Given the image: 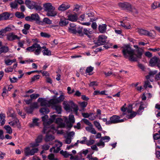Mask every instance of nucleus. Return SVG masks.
Masks as SVG:
<instances>
[{"mask_svg":"<svg viewBox=\"0 0 160 160\" xmlns=\"http://www.w3.org/2000/svg\"><path fill=\"white\" fill-rule=\"evenodd\" d=\"M42 48L40 45L37 43H34L32 46L26 48V50L29 52H34L36 55H39L41 51Z\"/></svg>","mask_w":160,"mask_h":160,"instance_id":"nucleus-5","label":"nucleus"},{"mask_svg":"<svg viewBox=\"0 0 160 160\" xmlns=\"http://www.w3.org/2000/svg\"><path fill=\"white\" fill-rule=\"evenodd\" d=\"M58 115L54 114L51 116V118L47 120L46 122L43 123L44 127L42 132L45 133L46 132H49L51 131L55 130V128L53 126L50 127V125L53 123Z\"/></svg>","mask_w":160,"mask_h":160,"instance_id":"nucleus-2","label":"nucleus"},{"mask_svg":"<svg viewBox=\"0 0 160 160\" xmlns=\"http://www.w3.org/2000/svg\"><path fill=\"white\" fill-rule=\"evenodd\" d=\"M79 104L83 108H85L88 104V102H87L83 101L82 102H80Z\"/></svg>","mask_w":160,"mask_h":160,"instance_id":"nucleus-53","label":"nucleus"},{"mask_svg":"<svg viewBox=\"0 0 160 160\" xmlns=\"http://www.w3.org/2000/svg\"><path fill=\"white\" fill-rule=\"evenodd\" d=\"M44 11L47 12L46 15L49 17H54L57 14V12L55 11V8L52 4L49 2L43 4Z\"/></svg>","mask_w":160,"mask_h":160,"instance_id":"nucleus-3","label":"nucleus"},{"mask_svg":"<svg viewBox=\"0 0 160 160\" xmlns=\"http://www.w3.org/2000/svg\"><path fill=\"white\" fill-rule=\"evenodd\" d=\"M80 7V6L76 4L74 6V8L73 9V11H75L76 12L78 11L79 10Z\"/></svg>","mask_w":160,"mask_h":160,"instance_id":"nucleus-64","label":"nucleus"},{"mask_svg":"<svg viewBox=\"0 0 160 160\" xmlns=\"http://www.w3.org/2000/svg\"><path fill=\"white\" fill-rule=\"evenodd\" d=\"M40 76L39 75H35L32 77L31 78V81L33 82L39 78Z\"/></svg>","mask_w":160,"mask_h":160,"instance_id":"nucleus-62","label":"nucleus"},{"mask_svg":"<svg viewBox=\"0 0 160 160\" xmlns=\"http://www.w3.org/2000/svg\"><path fill=\"white\" fill-rule=\"evenodd\" d=\"M40 112L43 114H45L48 113L49 110L48 108L46 107L41 108L39 110Z\"/></svg>","mask_w":160,"mask_h":160,"instance_id":"nucleus-30","label":"nucleus"},{"mask_svg":"<svg viewBox=\"0 0 160 160\" xmlns=\"http://www.w3.org/2000/svg\"><path fill=\"white\" fill-rule=\"evenodd\" d=\"M50 146L47 144H45L42 146V149L44 150H47L49 149Z\"/></svg>","mask_w":160,"mask_h":160,"instance_id":"nucleus-61","label":"nucleus"},{"mask_svg":"<svg viewBox=\"0 0 160 160\" xmlns=\"http://www.w3.org/2000/svg\"><path fill=\"white\" fill-rule=\"evenodd\" d=\"M43 21L46 24H51L52 23V21L49 18H44L43 19Z\"/></svg>","mask_w":160,"mask_h":160,"instance_id":"nucleus-50","label":"nucleus"},{"mask_svg":"<svg viewBox=\"0 0 160 160\" xmlns=\"http://www.w3.org/2000/svg\"><path fill=\"white\" fill-rule=\"evenodd\" d=\"M82 139L79 141V143L81 144H86L87 143V138L86 137H83L82 138Z\"/></svg>","mask_w":160,"mask_h":160,"instance_id":"nucleus-49","label":"nucleus"},{"mask_svg":"<svg viewBox=\"0 0 160 160\" xmlns=\"http://www.w3.org/2000/svg\"><path fill=\"white\" fill-rule=\"evenodd\" d=\"M58 101L57 99H52L48 101V104H49V107L51 105H53V106L54 105H56L55 104H56L58 103Z\"/></svg>","mask_w":160,"mask_h":160,"instance_id":"nucleus-27","label":"nucleus"},{"mask_svg":"<svg viewBox=\"0 0 160 160\" xmlns=\"http://www.w3.org/2000/svg\"><path fill=\"white\" fill-rule=\"evenodd\" d=\"M160 7V3L158 2H154L152 5V8L153 9Z\"/></svg>","mask_w":160,"mask_h":160,"instance_id":"nucleus-39","label":"nucleus"},{"mask_svg":"<svg viewBox=\"0 0 160 160\" xmlns=\"http://www.w3.org/2000/svg\"><path fill=\"white\" fill-rule=\"evenodd\" d=\"M121 48L122 49V52L124 58H128L130 61L136 62L138 61V58H141L142 52L138 49L136 50L137 54H135L134 50L132 49L129 45L124 44Z\"/></svg>","mask_w":160,"mask_h":160,"instance_id":"nucleus-1","label":"nucleus"},{"mask_svg":"<svg viewBox=\"0 0 160 160\" xmlns=\"http://www.w3.org/2000/svg\"><path fill=\"white\" fill-rule=\"evenodd\" d=\"M38 150V148H33L30 149L29 147H27L24 149L25 155L26 156L33 155L35 153L37 152Z\"/></svg>","mask_w":160,"mask_h":160,"instance_id":"nucleus-7","label":"nucleus"},{"mask_svg":"<svg viewBox=\"0 0 160 160\" xmlns=\"http://www.w3.org/2000/svg\"><path fill=\"white\" fill-rule=\"evenodd\" d=\"M82 121L85 123L88 126H90L92 125L91 123L87 119L83 118L82 119Z\"/></svg>","mask_w":160,"mask_h":160,"instance_id":"nucleus-58","label":"nucleus"},{"mask_svg":"<svg viewBox=\"0 0 160 160\" xmlns=\"http://www.w3.org/2000/svg\"><path fill=\"white\" fill-rule=\"evenodd\" d=\"M69 124L68 127L70 128H71L72 127L73 124L75 122V119L74 115L71 114L69 116Z\"/></svg>","mask_w":160,"mask_h":160,"instance_id":"nucleus-19","label":"nucleus"},{"mask_svg":"<svg viewBox=\"0 0 160 160\" xmlns=\"http://www.w3.org/2000/svg\"><path fill=\"white\" fill-rule=\"evenodd\" d=\"M137 32L141 35H144L149 37H152L153 36V35L152 33L142 28H138V29Z\"/></svg>","mask_w":160,"mask_h":160,"instance_id":"nucleus-9","label":"nucleus"},{"mask_svg":"<svg viewBox=\"0 0 160 160\" xmlns=\"http://www.w3.org/2000/svg\"><path fill=\"white\" fill-rule=\"evenodd\" d=\"M52 108L55 110L56 112L58 114H61L62 112V107L60 105H55L52 106Z\"/></svg>","mask_w":160,"mask_h":160,"instance_id":"nucleus-24","label":"nucleus"},{"mask_svg":"<svg viewBox=\"0 0 160 160\" xmlns=\"http://www.w3.org/2000/svg\"><path fill=\"white\" fill-rule=\"evenodd\" d=\"M15 15L16 17L19 18H23L25 17V16L22 12H16Z\"/></svg>","mask_w":160,"mask_h":160,"instance_id":"nucleus-34","label":"nucleus"},{"mask_svg":"<svg viewBox=\"0 0 160 160\" xmlns=\"http://www.w3.org/2000/svg\"><path fill=\"white\" fill-rule=\"evenodd\" d=\"M68 30L69 32L72 33L76 34L77 33L76 28H68Z\"/></svg>","mask_w":160,"mask_h":160,"instance_id":"nucleus-46","label":"nucleus"},{"mask_svg":"<svg viewBox=\"0 0 160 160\" xmlns=\"http://www.w3.org/2000/svg\"><path fill=\"white\" fill-rule=\"evenodd\" d=\"M13 70V68L11 67H9L5 69V71L6 72H11Z\"/></svg>","mask_w":160,"mask_h":160,"instance_id":"nucleus-60","label":"nucleus"},{"mask_svg":"<svg viewBox=\"0 0 160 160\" xmlns=\"http://www.w3.org/2000/svg\"><path fill=\"white\" fill-rule=\"evenodd\" d=\"M64 99V96L62 94H61L58 98H57V99L58 100V103L63 101Z\"/></svg>","mask_w":160,"mask_h":160,"instance_id":"nucleus-57","label":"nucleus"},{"mask_svg":"<svg viewBox=\"0 0 160 160\" xmlns=\"http://www.w3.org/2000/svg\"><path fill=\"white\" fill-rule=\"evenodd\" d=\"M33 6V9L36 10L40 11L42 9V7L36 2H34Z\"/></svg>","mask_w":160,"mask_h":160,"instance_id":"nucleus-28","label":"nucleus"},{"mask_svg":"<svg viewBox=\"0 0 160 160\" xmlns=\"http://www.w3.org/2000/svg\"><path fill=\"white\" fill-rule=\"evenodd\" d=\"M68 23V19L64 18H61L59 22V25L61 26H66Z\"/></svg>","mask_w":160,"mask_h":160,"instance_id":"nucleus-22","label":"nucleus"},{"mask_svg":"<svg viewBox=\"0 0 160 160\" xmlns=\"http://www.w3.org/2000/svg\"><path fill=\"white\" fill-rule=\"evenodd\" d=\"M19 122V120L16 118L14 119V120L9 122V124L11 126H17Z\"/></svg>","mask_w":160,"mask_h":160,"instance_id":"nucleus-29","label":"nucleus"},{"mask_svg":"<svg viewBox=\"0 0 160 160\" xmlns=\"http://www.w3.org/2000/svg\"><path fill=\"white\" fill-rule=\"evenodd\" d=\"M92 154H88L87 156V158L89 160H98V159L96 157H93L92 156Z\"/></svg>","mask_w":160,"mask_h":160,"instance_id":"nucleus-43","label":"nucleus"},{"mask_svg":"<svg viewBox=\"0 0 160 160\" xmlns=\"http://www.w3.org/2000/svg\"><path fill=\"white\" fill-rule=\"evenodd\" d=\"M54 137L52 135H48L47 134L44 140L46 142H49L54 139Z\"/></svg>","mask_w":160,"mask_h":160,"instance_id":"nucleus-26","label":"nucleus"},{"mask_svg":"<svg viewBox=\"0 0 160 160\" xmlns=\"http://www.w3.org/2000/svg\"><path fill=\"white\" fill-rule=\"evenodd\" d=\"M121 117L119 116L114 115L110 118V120L107 122V124H116L118 123V119H120Z\"/></svg>","mask_w":160,"mask_h":160,"instance_id":"nucleus-10","label":"nucleus"},{"mask_svg":"<svg viewBox=\"0 0 160 160\" xmlns=\"http://www.w3.org/2000/svg\"><path fill=\"white\" fill-rule=\"evenodd\" d=\"M25 108L26 111L29 113H32L33 111V108L31 107H26Z\"/></svg>","mask_w":160,"mask_h":160,"instance_id":"nucleus-47","label":"nucleus"},{"mask_svg":"<svg viewBox=\"0 0 160 160\" xmlns=\"http://www.w3.org/2000/svg\"><path fill=\"white\" fill-rule=\"evenodd\" d=\"M16 60L15 59L12 60H10L8 59L5 61V63L7 65H11L13 62H14Z\"/></svg>","mask_w":160,"mask_h":160,"instance_id":"nucleus-44","label":"nucleus"},{"mask_svg":"<svg viewBox=\"0 0 160 160\" xmlns=\"http://www.w3.org/2000/svg\"><path fill=\"white\" fill-rule=\"evenodd\" d=\"M32 21H34L40 24L42 22L40 21V17L37 13L32 14L31 15Z\"/></svg>","mask_w":160,"mask_h":160,"instance_id":"nucleus-15","label":"nucleus"},{"mask_svg":"<svg viewBox=\"0 0 160 160\" xmlns=\"http://www.w3.org/2000/svg\"><path fill=\"white\" fill-rule=\"evenodd\" d=\"M42 52L44 56H50L51 55V51L48 49L43 50Z\"/></svg>","mask_w":160,"mask_h":160,"instance_id":"nucleus-32","label":"nucleus"},{"mask_svg":"<svg viewBox=\"0 0 160 160\" xmlns=\"http://www.w3.org/2000/svg\"><path fill=\"white\" fill-rule=\"evenodd\" d=\"M83 28L82 27H79L78 28L77 31L78 33L80 36H83Z\"/></svg>","mask_w":160,"mask_h":160,"instance_id":"nucleus-41","label":"nucleus"},{"mask_svg":"<svg viewBox=\"0 0 160 160\" xmlns=\"http://www.w3.org/2000/svg\"><path fill=\"white\" fill-rule=\"evenodd\" d=\"M62 122V119L60 118H58L56 119L55 122L56 123L59 124L61 123Z\"/></svg>","mask_w":160,"mask_h":160,"instance_id":"nucleus-63","label":"nucleus"},{"mask_svg":"<svg viewBox=\"0 0 160 160\" xmlns=\"http://www.w3.org/2000/svg\"><path fill=\"white\" fill-rule=\"evenodd\" d=\"M60 153L65 158H67L69 155H72V154L69 153L68 152L66 151H64L62 150L60 151Z\"/></svg>","mask_w":160,"mask_h":160,"instance_id":"nucleus-31","label":"nucleus"},{"mask_svg":"<svg viewBox=\"0 0 160 160\" xmlns=\"http://www.w3.org/2000/svg\"><path fill=\"white\" fill-rule=\"evenodd\" d=\"M13 15V13H10L8 12H5L0 14V21L7 20L9 19L11 15Z\"/></svg>","mask_w":160,"mask_h":160,"instance_id":"nucleus-12","label":"nucleus"},{"mask_svg":"<svg viewBox=\"0 0 160 160\" xmlns=\"http://www.w3.org/2000/svg\"><path fill=\"white\" fill-rule=\"evenodd\" d=\"M7 38L8 41H13L16 39L18 40L20 39V38L17 35L14 34V33L12 32L7 35Z\"/></svg>","mask_w":160,"mask_h":160,"instance_id":"nucleus-11","label":"nucleus"},{"mask_svg":"<svg viewBox=\"0 0 160 160\" xmlns=\"http://www.w3.org/2000/svg\"><path fill=\"white\" fill-rule=\"evenodd\" d=\"M10 5L11 8L12 9H16L18 8V4L15 0L13 2H12L10 3Z\"/></svg>","mask_w":160,"mask_h":160,"instance_id":"nucleus-36","label":"nucleus"},{"mask_svg":"<svg viewBox=\"0 0 160 160\" xmlns=\"http://www.w3.org/2000/svg\"><path fill=\"white\" fill-rule=\"evenodd\" d=\"M93 123L95 126L99 130L102 131V128L100 123L98 122L97 121H94Z\"/></svg>","mask_w":160,"mask_h":160,"instance_id":"nucleus-37","label":"nucleus"},{"mask_svg":"<svg viewBox=\"0 0 160 160\" xmlns=\"http://www.w3.org/2000/svg\"><path fill=\"white\" fill-rule=\"evenodd\" d=\"M103 142H109L110 140V138L109 136H105L104 137H101V138L100 139Z\"/></svg>","mask_w":160,"mask_h":160,"instance_id":"nucleus-38","label":"nucleus"},{"mask_svg":"<svg viewBox=\"0 0 160 160\" xmlns=\"http://www.w3.org/2000/svg\"><path fill=\"white\" fill-rule=\"evenodd\" d=\"M147 105L145 104L143 102H141L140 103V105L139 106V109L138 110L137 113L138 115H141L142 114L144 108L147 107Z\"/></svg>","mask_w":160,"mask_h":160,"instance_id":"nucleus-16","label":"nucleus"},{"mask_svg":"<svg viewBox=\"0 0 160 160\" xmlns=\"http://www.w3.org/2000/svg\"><path fill=\"white\" fill-rule=\"evenodd\" d=\"M107 38V37L105 35H99L96 44L99 46L104 45L106 42Z\"/></svg>","mask_w":160,"mask_h":160,"instance_id":"nucleus-8","label":"nucleus"},{"mask_svg":"<svg viewBox=\"0 0 160 160\" xmlns=\"http://www.w3.org/2000/svg\"><path fill=\"white\" fill-rule=\"evenodd\" d=\"M90 29H88L86 28H84L83 30V36L85 34L86 35L88 38H90V35L92 34V31H90Z\"/></svg>","mask_w":160,"mask_h":160,"instance_id":"nucleus-23","label":"nucleus"},{"mask_svg":"<svg viewBox=\"0 0 160 160\" xmlns=\"http://www.w3.org/2000/svg\"><path fill=\"white\" fill-rule=\"evenodd\" d=\"M39 120L38 118H36L33 119L32 123L29 124V127L30 128L34 127L35 126H38V121Z\"/></svg>","mask_w":160,"mask_h":160,"instance_id":"nucleus-25","label":"nucleus"},{"mask_svg":"<svg viewBox=\"0 0 160 160\" xmlns=\"http://www.w3.org/2000/svg\"><path fill=\"white\" fill-rule=\"evenodd\" d=\"M153 138L154 140H158L160 139V134L158 133H156L153 135Z\"/></svg>","mask_w":160,"mask_h":160,"instance_id":"nucleus-54","label":"nucleus"},{"mask_svg":"<svg viewBox=\"0 0 160 160\" xmlns=\"http://www.w3.org/2000/svg\"><path fill=\"white\" fill-rule=\"evenodd\" d=\"M96 145L98 147H102L103 148L104 147L105 144L104 142H102L101 139L99 140V142L96 143Z\"/></svg>","mask_w":160,"mask_h":160,"instance_id":"nucleus-48","label":"nucleus"},{"mask_svg":"<svg viewBox=\"0 0 160 160\" xmlns=\"http://www.w3.org/2000/svg\"><path fill=\"white\" fill-rule=\"evenodd\" d=\"M137 114H138L137 112H131L130 114L128 115L127 117L128 118L131 119L134 117L136 116Z\"/></svg>","mask_w":160,"mask_h":160,"instance_id":"nucleus-42","label":"nucleus"},{"mask_svg":"<svg viewBox=\"0 0 160 160\" xmlns=\"http://www.w3.org/2000/svg\"><path fill=\"white\" fill-rule=\"evenodd\" d=\"M59 143H60V146L57 147L56 149L55 148V149H54V153H57L61 149L60 147L62 146V143L60 142H59Z\"/></svg>","mask_w":160,"mask_h":160,"instance_id":"nucleus-52","label":"nucleus"},{"mask_svg":"<svg viewBox=\"0 0 160 160\" xmlns=\"http://www.w3.org/2000/svg\"><path fill=\"white\" fill-rule=\"evenodd\" d=\"M63 104L64 105V109L67 111L70 110L71 107L73 109L74 111L75 112H77L78 110L77 106L74 104L72 101L69 102L68 103L64 102Z\"/></svg>","mask_w":160,"mask_h":160,"instance_id":"nucleus-6","label":"nucleus"},{"mask_svg":"<svg viewBox=\"0 0 160 160\" xmlns=\"http://www.w3.org/2000/svg\"><path fill=\"white\" fill-rule=\"evenodd\" d=\"M42 135L38 136L35 140V141L38 143L41 142L42 140Z\"/></svg>","mask_w":160,"mask_h":160,"instance_id":"nucleus-55","label":"nucleus"},{"mask_svg":"<svg viewBox=\"0 0 160 160\" xmlns=\"http://www.w3.org/2000/svg\"><path fill=\"white\" fill-rule=\"evenodd\" d=\"M34 2L30 0H26L25 4L27 7L30 9H33V4Z\"/></svg>","mask_w":160,"mask_h":160,"instance_id":"nucleus-17","label":"nucleus"},{"mask_svg":"<svg viewBox=\"0 0 160 160\" xmlns=\"http://www.w3.org/2000/svg\"><path fill=\"white\" fill-rule=\"evenodd\" d=\"M8 51V48L7 46H3L0 48V55L2 53H6Z\"/></svg>","mask_w":160,"mask_h":160,"instance_id":"nucleus-33","label":"nucleus"},{"mask_svg":"<svg viewBox=\"0 0 160 160\" xmlns=\"http://www.w3.org/2000/svg\"><path fill=\"white\" fill-rule=\"evenodd\" d=\"M94 140L93 139H90L89 140H87V143H86V144L87 146H89L93 144L94 143Z\"/></svg>","mask_w":160,"mask_h":160,"instance_id":"nucleus-51","label":"nucleus"},{"mask_svg":"<svg viewBox=\"0 0 160 160\" xmlns=\"http://www.w3.org/2000/svg\"><path fill=\"white\" fill-rule=\"evenodd\" d=\"M48 118V116L47 115H45L42 117V121L43 122V123L46 122Z\"/></svg>","mask_w":160,"mask_h":160,"instance_id":"nucleus-59","label":"nucleus"},{"mask_svg":"<svg viewBox=\"0 0 160 160\" xmlns=\"http://www.w3.org/2000/svg\"><path fill=\"white\" fill-rule=\"evenodd\" d=\"M118 6L122 10H127L133 14H138V13L137 10L134 7H132L129 2H120L118 3Z\"/></svg>","mask_w":160,"mask_h":160,"instance_id":"nucleus-4","label":"nucleus"},{"mask_svg":"<svg viewBox=\"0 0 160 160\" xmlns=\"http://www.w3.org/2000/svg\"><path fill=\"white\" fill-rule=\"evenodd\" d=\"M40 35L42 37L44 38H49L50 37V35L46 33L41 32L40 33Z\"/></svg>","mask_w":160,"mask_h":160,"instance_id":"nucleus-56","label":"nucleus"},{"mask_svg":"<svg viewBox=\"0 0 160 160\" xmlns=\"http://www.w3.org/2000/svg\"><path fill=\"white\" fill-rule=\"evenodd\" d=\"M68 20L72 22H75L78 19V16L77 14H70L68 16Z\"/></svg>","mask_w":160,"mask_h":160,"instance_id":"nucleus-21","label":"nucleus"},{"mask_svg":"<svg viewBox=\"0 0 160 160\" xmlns=\"http://www.w3.org/2000/svg\"><path fill=\"white\" fill-rule=\"evenodd\" d=\"M40 96L38 94L33 93L30 96L31 99L32 100V99H36Z\"/></svg>","mask_w":160,"mask_h":160,"instance_id":"nucleus-45","label":"nucleus"},{"mask_svg":"<svg viewBox=\"0 0 160 160\" xmlns=\"http://www.w3.org/2000/svg\"><path fill=\"white\" fill-rule=\"evenodd\" d=\"M38 102H40L41 106L49 107L48 101L45 98H39L38 99Z\"/></svg>","mask_w":160,"mask_h":160,"instance_id":"nucleus-13","label":"nucleus"},{"mask_svg":"<svg viewBox=\"0 0 160 160\" xmlns=\"http://www.w3.org/2000/svg\"><path fill=\"white\" fill-rule=\"evenodd\" d=\"M93 68L91 66L88 67L85 71L86 73H88V75H91L92 74L90 73L93 70Z\"/></svg>","mask_w":160,"mask_h":160,"instance_id":"nucleus-40","label":"nucleus"},{"mask_svg":"<svg viewBox=\"0 0 160 160\" xmlns=\"http://www.w3.org/2000/svg\"><path fill=\"white\" fill-rule=\"evenodd\" d=\"M107 25L106 24H100L98 26V31L102 33H104L107 30Z\"/></svg>","mask_w":160,"mask_h":160,"instance_id":"nucleus-18","label":"nucleus"},{"mask_svg":"<svg viewBox=\"0 0 160 160\" xmlns=\"http://www.w3.org/2000/svg\"><path fill=\"white\" fill-rule=\"evenodd\" d=\"M70 7L69 4L66 5L65 4H62L60 5L58 8V10L63 11L68 9Z\"/></svg>","mask_w":160,"mask_h":160,"instance_id":"nucleus-20","label":"nucleus"},{"mask_svg":"<svg viewBox=\"0 0 160 160\" xmlns=\"http://www.w3.org/2000/svg\"><path fill=\"white\" fill-rule=\"evenodd\" d=\"M159 61H160V60H158V58L156 57H154L152 58L149 62L150 66L153 67L156 65H157Z\"/></svg>","mask_w":160,"mask_h":160,"instance_id":"nucleus-14","label":"nucleus"},{"mask_svg":"<svg viewBox=\"0 0 160 160\" xmlns=\"http://www.w3.org/2000/svg\"><path fill=\"white\" fill-rule=\"evenodd\" d=\"M4 128L6 130V132L9 134L12 133V130L9 125H5L4 126Z\"/></svg>","mask_w":160,"mask_h":160,"instance_id":"nucleus-35","label":"nucleus"}]
</instances>
